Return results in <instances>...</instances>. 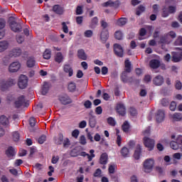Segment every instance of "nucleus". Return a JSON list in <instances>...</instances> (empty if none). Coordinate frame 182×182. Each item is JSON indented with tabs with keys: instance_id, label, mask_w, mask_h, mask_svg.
Segmentation results:
<instances>
[{
	"instance_id": "c9c22d12",
	"label": "nucleus",
	"mask_w": 182,
	"mask_h": 182,
	"mask_svg": "<svg viewBox=\"0 0 182 182\" xmlns=\"http://www.w3.org/2000/svg\"><path fill=\"white\" fill-rule=\"evenodd\" d=\"M68 89L69 92H75L76 90V83L73 82H70Z\"/></svg>"
},
{
	"instance_id": "c85d7f7f",
	"label": "nucleus",
	"mask_w": 182,
	"mask_h": 182,
	"mask_svg": "<svg viewBox=\"0 0 182 182\" xmlns=\"http://www.w3.org/2000/svg\"><path fill=\"white\" fill-rule=\"evenodd\" d=\"M0 124L3 126L8 127L9 126V119L5 115H2L0 117Z\"/></svg>"
},
{
	"instance_id": "b1692460",
	"label": "nucleus",
	"mask_w": 182,
	"mask_h": 182,
	"mask_svg": "<svg viewBox=\"0 0 182 182\" xmlns=\"http://www.w3.org/2000/svg\"><path fill=\"white\" fill-rule=\"evenodd\" d=\"M124 72L127 73H130L132 72V63L129 60H126L124 62Z\"/></svg>"
},
{
	"instance_id": "8fccbe9b",
	"label": "nucleus",
	"mask_w": 182,
	"mask_h": 182,
	"mask_svg": "<svg viewBox=\"0 0 182 182\" xmlns=\"http://www.w3.org/2000/svg\"><path fill=\"white\" fill-rule=\"evenodd\" d=\"M107 123L109 126H116V120H114L112 117L107 119Z\"/></svg>"
},
{
	"instance_id": "2f4dec72",
	"label": "nucleus",
	"mask_w": 182,
	"mask_h": 182,
	"mask_svg": "<svg viewBox=\"0 0 182 182\" xmlns=\"http://www.w3.org/2000/svg\"><path fill=\"white\" fill-rule=\"evenodd\" d=\"M170 147L171 149H173V150H178L179 149V144L178 142L176 141H171L170 142Z\"/></svg>"
},
{
	"instance_id": "4d7b16f0",
	"label": "nucleus",
	"mask_w": 182,
	"mask_h": 182,
	"mask_svg": "<svg viewBox=\"0 0 182 182\" xmlns=\"http://www.w3.org/2000/svg\"><path fill=\"white\" fill-rule=\"evenodd\" d=\"M102 6L105 7L114 6V2H113L112 0H109L108 1L104 3Z\"/></svg>"
},
{
	"instance_id": "680f3d73",
	"label": "nucleus",
	"mask_w": 182,
	"mask_h": 182,
	"mask_svg": "<svg viewBox=\"0 0 182 182\" xmlns=\"http://www.w3.org/2000/svg\"><path fill=\"white\" fill-rule=\"evenodd\" d=\"M80 133V132H79V129H75L72 132V136H73V137H75V139H77V137H79Z\"/></svg>"
},
{
	"instance_id": "603ef678",
	"label": "nucleus",
	"mask_w": 182,
	"mask_h": 182,
	"mask_svg": "<svg viewBox=\"0 0 182 182\" xmlns=\"http://www.w3.org/2000/svg\"><path fill=\"white\" fill-rule=\"evenodd\" d=\"M63 147L65 149H68V147H69L70 144V140H69L68 138H66L64 141L63 142Z\"/></svg>"
},
{
	"instance_id": "3c124183",
	"label": "nucleus",
	"mask_w": 182,
	"mask_h": 182,
	"mask_svg": "<svg viewBox=\"0 0 182 182\" xmlns=\"http://www.w3.org/2000/svg\"><path fill=\"white\" fill-rule=\"evenodd\" d=\"M93 176H94V177H98V178L102 177V169L101 168H97L95 171Z\"/></svg>"
},
{
	"instance_id": "13d9d810",
	"label": "nucleus",
	"mask_w": 182,
	"mask_h": 182,
	"mask_svg": "<svg viewBox=\"0 0 182 182\" xmlns=\"http://www.w3.org/2000/svg\"><path fill=\"white\" fill-rule=\"evenodd\" d=\"M175 87L177 90H182V83L181 82L176 80Z\"/></svg>"
},
{
	"instance_id": "0e129e2a",
	"label": "nucleus",
	"mask_w": 182,
	"mask_h": 182,
	"mask_svg": "<svg viewBox=\"0 0 182 182\" xmlns=\"http://www.w3.org/2000/svg\"><path fill=\"white\" fill-rule=\"evenodd\" d=\"M58 161H59V156H53L51 159L52 164H58Z\"/></svg>"
},
{
	"instance_id": "aec40b11",
	"label": "nucleus",
	"mask_w": 182,
	"mask_h": 182,
	"mask_svg": "<svg viewBox=\"0 0 182 182\" xmlns=\"http://www.w3.org/2000/svg\"><path fill=\"white\" fill-rule=\"evenodd\" d=\"M170 117L173 122H181L182 114L180 112H176L173 114H171Z\"/></svg>"
},
{
	"instance_id": "69168bd1",
	"label": "nucleus",
	"mask_w": 182,
	"mask_h": 182,
	"mask_svg": "<svg viewBox=\"0 0 182 182\" xmlns=\"http://www.w3.org/2000/svg\"><path fill=\"white\" fill-rule=\"evenodd\" d=\"M129 112L131 116H136L137 114V110L134 107H130Z\"/></svg>"
},
{
	"instance_id": "f257e3e1",
	"label": "nucleus",
	"mask_w": 182,
	"mask_h": 182,
	"mask_svg": "<svg viewBox=\"0 0 182 182\" xmlns=\"http://www.w3.org/2000/svg\"><path fill=\"white\" fill-rule=\"evenodd\" d=\"M21 55H22V50L19 48H16L13 49L8 55L3 58V62L4 65H6L9 63V59H11V58H18V56H21Z\"/></svg>"
},
{
	"instance_id": "c03bdc74",
	"label": "nucleus",
	"mask_w": 182,
	"mask_h": 182,
	"mask_svg": "<svg viewBox=\"0 0 182 182\" xmlns=\"http://www.w3.org/2000/svg\"><path fill=\"white\" fill-rule=\"evenodd\" d=\"M169 109L171 110V112H175L176 109H177V103H176L174 101L171 102L169 105Z\"/></svg>"
},
{
	"instance_id": "423d86ee",
	"label": "nucleus",
	"mask_w": 182,
	"mask_h": 182,
	"mask_svg": "<svg viewBox=\"0 0 182 182\" xmlns=\"http://www.w3.org/2000/svg\"><path fill=\"white\" fill-rule=\"evenodd\" d=\"M114 52L118 58H123V55H124V50H123V47H122L120 44H114Z\"/></svg>"
},
{
	"instance_id": "f8f14e48",
	"label": "nucleus",
	"mask_w": 182,
	"mask_h": 182,
	"mask_svg": "<svg viewBox=\"0 0 182 182\" xmlns=\"http://www.w3.org/2000/svg\"><path fill=\"white\" fill-rule=\"evenodd\" d=\"M152 82L155 86H161L164 83V78L161 75H157L153 79Z\"/></svg>"
},
{
	"instance_id": "4468645a",
	"label": "nucleus",
	"mask_w": 182,
	"mask_h": 182,
	"mask_svg": "<svg viewBox=\"0 0 182 182\" xmlns=\"http://www.w3.org/2000/svg\"><path fill=\"white\" fill-rule=\"evenodd\" d=\"M100 39L102 43L107 42L109 39V31L107 29H102L100 34Z\"/></svg>"
},
{
	"instance_id": "de8ad7c7",
	"label": "nucleus",
	"mask_w": 182,
	"mask_h": 182,
	"mask_svg": "<svg viewBox=\"0 0 182 182\" xmlns=\"http://www.w3.org/2000/svg\"><path fill=\"white\" fill-rule=\"evenodd\" d=\"M170 12L168 11V9L167 8H164L162 10L161 16L163 18H167Z\"/></svg>"
},
{
	"instance_id": "0eeeda50",
	"label": "nucleus",
	"mask_w": 182,
	"mask_h": 182,
	"mask_svg": "<svg viewBox=\"0 0 182 182\" xmlns=\"http://www.w3.org/2000/svg\"><path fill=\"white\" fill-rule=\"evenodd\" d=\"M18 87L20 89H25L28 86V77L23 75H21L18 80Z\"/></svg>"
},
{
	"instance_id": "79ce46f5",
	"label": "nucleus",
	"mask_w": 182,
	"mask_h": 182,
	"mask_svg": "<svg viewBox=\"0 0 182 182\" xmlns=\"http://www.w3.org/2000/svg\"><path fill=\"white\" fill-rule=\"evenodd\" d=\"M52 55V52L49 49H46L45 52L43 53V58L44 59L48 60Z\"/></svg>"
},
{
	"instance_id": "ea45409f",
	"label": "nucleus",
	"mask_w": 182,
	"mask_h": 182,
	"mask_svg": "<svg viewBox=\"0 0 182 182\" xmlns=\"http://www.w3.org/2000/svg\"><path fill=\"white\" fill-rule=\"evenodd\" d=\"M12 137L14 141H19V139L21 138V135L19 134V132H14L12 134Z\"/></svg>"
},
{
	"instance_id": "6ab92c4d",
	"label": "nucleus",
	"mask_w": 182,
	"mask_h": 182,
	"mask_svg": "<svg viewBox=\"0 0 182 182\" xmlns=\"http://www.w3.org/2000/svg\"><path fill=\"white\" fill-rule=\"evenodd\" d=\"M117 112L121 116H124V114H126V107H124V105L118 104L117 105Z\"/></svg>"
},
{
	"instance_id": "2eb2a0df",
	"label": "nucleus",
	"mask_w": 182,
	"mask_h": 182,
	"mask_svg": "<svg viewBox=\"0 0 182 182\" xmlns=\"http://www.w3.org/2000/svg\"><path fill=\"white\" fill-rule=\"evenodd\" d=\"M171 42V40H170V38H168V36L166 34H164V36L160 37L159 42L161 45H162V47L164 45H168Z\"/></svg>"
},
{
	"instance_id": "412c9836",
	"label": "nucleus",
	"mask_w": 182,
	"mask_h": 182,
	"mask_svg": "<svg viewBox=\"0 0 182 182\" xmlns=\"http://www.w3.org/2000/svg\"><path fill=\"white\" fill-rule=\"evenodd\" d=\"M149 65L152 69H158V68H160V60L153 59L149 62Z\"/></svg>"
},
{
	"instance_id": "e433bc0d",
	"label": "nucleus",
	"mask_w": 182,
	"mask_h": 182,
	"mask_svg": "<svg viewBox=\"0 0 182 182\" xmlns=\"http://www.w3.org/2000/svg\"><path fill=\"white\" fill-rule=\"evenodd\" d=\"M128 79H129V77H127V73L124 71L121 75L122 82H123L124 83H127Z\"/></svg>"
},
{
	"instance_id": "f704fd0d",
	"label": "nucleus",
	"mask_w": 182,
	"mask_h": 182,
	"mask_svg": "<svg viewBox=\"0 0 182 182\" xmlns=\"http://www.w3.org/2000/svg\"><path fill=\"white\" fill-rule=\"evenodd\" d=\"M127 23V18H120L117 21V25L119 26H124Z\"/></svg>"
},
{
	"instance_id": "7c9ffc66",
	"label": "nucleus",
	"mask_w": 182,
	"mask_h": 182,
	"mask_svg": "<svg viewBox=\"0 0 182 182\" xmlns=\"http://www.w3.org/2000/svg\"><path fill=\"white\" fill-rule=\"evenodd\" d=\"M55 144L60 145L63 144V134H59L58 137L55 139Z\"/></svg>"
},
{
	"instance_id": "338daca9",
	"label": "nucleus",
	"mask_w": 182,
	"mask_h": 182,
	"mask_svg": "<svg viewBox=\"0 0 182 182\" xmlns=\"http://www.w3.org/2000/svg\"><path fill=\"white\" fill-rule=\"evenodd\" d=\"M80 144H82L83 146H85V144H86V137L85 136V135H82L80 137Z\"/></svg>"
},
{
	"instance_id": "bb28decb",
	"label": "nucleus",
	"mask_w": 182,
	"mask_h": 182,
	"mask_svg": "<svg viewBox=\"0 0 182 182\" xmlns=\"http://www.w3.org/2000/svg\"><path fill=\"white\" fill-rule=\"evenodd\" d=\"M140 154H141V146L137 145L134 154V159H136V160H139V159H140Z\"/></svg>"
},
{
	"instance_id": "774afa93",
	"label": "nucleus",
	"mask_w": 182,
	"mask_h": 182,
	"mask_svg": "<svg viewBox=\"0 0 182 182\" xmlns=\"http://www.w3.org/2000/svg\"><path fill=\"white\" fill-rule=\"evenodd\" d=\"M177 10L176 6H171L168 7V11H169V14H176V11Z\"/></svg>"
},
{
	"instance_id": "864d4df0",
	"label": "nucleus",
	"mask_w": 182,
	"mask_h": 182,
	"mask_svg": "<svg viewBox=\"0 0 182 182\" xmlns=\"http://www.w3.org/2000/svg\"><path fill=\"white\" fill-rule=\"evenodd\" d=\"M182 154L181 153H175L173 154V159L175 160H181Z\"/></svg>"
},
{
	"instance_id": "cd10ccee",
	"label": "nucleus",
	"mask_w": 182,
	"mask_h": 182,
	"mask_svg": "<svg viewBox=\"0 0 182 182\" xmlns=\"http://www.w3.org/2000/svg\"><path fill=\"white\" fill-rule=\"evenodd\" d=\"M35 63H36V60H35V58L32 56L29 57L26 63L27 68H33V66H35Z\"/></svg>"
},
{
	"instance_id": "f03ea898",
	"label": "nucleus",
	"mask_w": 182,
	"mask_h": 182,
	"mask_svg": "<svg viewBox=\"0 0 182 182\" xmlns=\"http://www.w3.org/2000/svg\"><path fill=\"white\" fill-rule=\"evenodd\" d=\"M9 26L13 32H22V26L19 23H16L15 18L11 16L9 19Z\"/></svg>"
},
{
	"instance_id": "bf43d9fd",
	"label": "nucleus",
	"mask_w": 182,
	"mask_h": 182,
	"mask_svg": "<svg viewBox=\"0 0 182 182\" xmlns=\"http://www.w3.org/2000/svg\"><path fill=\"white\" fill-rule=\"evenodd\" d=\"M142 134L144 137H149L150 136V128L148 127L142 132Z\"/></svg>"
},
{
	"instance_id": "c756f323",
	"label": "nucleus",
	"mask_w": 182,
	"mask_h": 182,
	"mask_svg": "<svg viewBox=\"0 0 182 182\" xmlns=\"http://www.w3.org/2000/svg\"><path fill=\"white\" fill-rule=\"evenodd\" d=\"M55 61L57 62V63H62L63 62V55L62 53H57L55 56Z\"/></svg>"
},
{
	"instance_id": "a19ab883",
	"label": "nucleus",
	"mask_w": 182,
	"mask_h": 182,
	"mask_svg": "<svg viewBox=\"0 0 182 182\" xmlns=\"http://www.w3.org/2000/svg\"><path fill=\"white\" fill-rule=\"evenodd\" d=\"M166 36H168V38H171V39H176V38H177V33H176V32L171 31L168 33H166Z\"/></svg>"
},
{
	"instance_id": "1a4fd4ad",
	"label": "nucleus",
	"mask_w": 182,
	"mask_h": 182,
	"mask_svg": "<svg viewBox=\"0 0 182 182\" xmlns=\"http://www.w3.org/2000/svg\"><path fill=\"white\" fill-rule=\"evenodd\" d=\"M25 105H26V102L25 101V96L23 95L18 97L14 102L16 109H20V107L25 106Z\"/></svg>"
},
{
	"instance_id": "5701e85b",
	"label": "nucleus",
	"mask_w": 182,
	"mask_h": 182,
	"mask_svg": "<svg viewBox=\"0 0 182 182\" xmlns=\"http://www.w3.org/2000/svg\"><path fill=\"white\" fill-rule=\"evenodd\" d=\"M108 160H109V156H107V154L103 153L102 154H101V156L100 159V164H103L104 166L107 164Z\"/></svg>"
},
{
	"instance_id": "4be33fe9",
	"label": "nucleus",
	"mask_w": 182,
	"mask_h": 182,
	"mask_svg": "<svg viewBox=\"0 0 182 182\" xmlns=\"http://www.w3.org/2000/svg\"><path fill=\"white\" fill-rule=\"evenodd\" d=\"M77 58L81 60H86L87 59V55L85 53V50L80 49L77 50Z\"/></svg>"
},
{
	"instance_id": "58836bf2",
	"label": "nucleus",
	"mask_w": 182,
	"mask_h": 182,
	"mask_svg": "<svg viewBox=\"0 0 182 182\" xmlns=\"http://www.w3.org/2000/svg\"><path fill=\"white\" fill-rule=\"evenodd\" d=\"M122 157H129V149L123 147L121 150Z\"/></svg>"
},
{
	"instance_id": "09e8293b",
	"label": "nucleus",
	"mask_w": 182,
	"mask_h": 182,
	"mask_svg": "<svg viewBox=\"0 0 182 182\" xmlns=\"http://www.w3.org/2000/svg\"><path fill=\"white\" fill-rule=\"evenodd\" d=\"M46 141V135H41L38 139V142L39 144H43Z\"/></svg>"
},
{
	"instance_id": "7ed1b4c3",
	"label": "nucleus",
	"mask_w": 182,
	"mask_h": 182,
	"mask_svg": "<svg viewBox=\"0 0 182 182\" xmlns=\"http://www.w3.org/2000/svg\"><path fill=\"white\" fill-rule=\"evenodd\" d=\"M154 167V159L152 158L147 159L144 161L143 170L144 173H151Z\"/></svg>"
},
{
	"instance_id": "9b49d317",
	"label": "nucleus",
	"mask_w": 182,
	"mask_h": 182,
	"mask_svg": "<svg viewBox=\"0 0 182 182\" xmlns=\"http://www.w3.org/2000/svg\"><path fill=\"white\" fill-rule=\"evenodd\" d=\"M21 69V63L19 62H14L9 67V72L15 73Z\"/></svg>"
},
{
	"instance_id": "39448f33",
	"label": "nucleus",
	"mask_w": 182,
	"mask_h": 182,
	"mask_svg": "<svg viewBox=\"0 0 182 182\" xmlns=\"http://www.w3.org/2000/svg\"><path fill=\"white\" fill-rule=\"evenodd\" d=\"M16 82L14 79H9L8 80H1L0 82V89L3 92L6 90L8 87H11V86H14L15 85Z\"/></svg>"
},
{
	"instance_id": "37998d69",
	"label": "nucleus",
	"mask_w": 182,
	"mask_h": 182,
	"mask_svg": "<svg viewBox=\"0 0 182 182\" xmlns=\"http://www.w3.org/2000/svg\"><path fill=\"white\" fill-rule=\"evenodd\" d=\"M114 36L118 41H122L123 39V33L120 31H116Z\"/></svg>"
},
{
	"instance_id": "6e6552de",
	"label": "nucleus",
	"mask_w": 182,
	"mask_h": 182,
	"mask_svg": "<svg viewBox=\"0 0 182 182\" xmlns=\"http://www.w3.org/2000/svg\"><path fill=\"white\" fill-rule=\"evenodd\" d=\"M155 117L157 123H161L166 119V112L163 109H159L156 113Z\"/></svg>"
},
{
	"instance_id": "a18cd8bd",
	"label": "nucleus",
	"mask_w": 182,
	"mask_h": 182,
	"mask_svg": "<svg viewBox=\"0 0 182 182\" xmlns=\"http://www.w3.org/2000/svg\"><path fill=\"white\" fill-rule=\"evenodd\" d=\"M174 45L176 46H182V36H180L177 38V39L174 42Z\"/></svg>"
},
{
	"instance_id": "393cba45",
	"label": "nucleus",
	"mask_w": 182,
	"mask_h": 182,
	"mask_svg": "<svg viewBox=\"0 0 182 182\" xmlns=\"http://www.w3.org/2000/svg\"><path fill=\"white\" fill-rule=\"evenodd\" d=\"M9 46V43L6 41H0V53L5 52L8 47Z\"/></svg>"
},
{
	"instance_id": "20e7f679",
	"label": "nucleus",
	"mask_w": 182,
	"mask_h": 182,
	"mask_svg": "<svg viewBox=\"0 0 182 182\" xmlns=\"http://www.w3.org/2000/svg\"><path fill=\"white\" fill-rule=\"evenodd\" d=\"M143 143L149 151H151V150L154 149V146L156 144L154 139L149 138V136H144L143 138Z\"/></svg>"
},
{
	"instance_id": "f3484780",
	"label": "nucleus",
	"mask_w": 182,
	"mask_h": 182,
	"mask_svg": "<svg viewBox=\"0 0 182 182\" xmlns=\"http://www.w3.org/2000/svg\"><path fill=\"white\" fill-rule=\"evenodd\" d=\"M53 11L57 15H63V12H65L63 7L60 6L59 4L54 5L53 6Z\"/></svg>"
},
{
	"instance_id": "6e6d98bb",
	"label": "nucleus",
	"mask_w": 182,
	"mask_h": 182,
	"mask_svg": "<svg viewBox=\"0 0 182 182\" xmlns=\"http://www.w3.org/2000/svg\"><path fill=\"white\" fill-rule=\"evenodd\" d=\"M62 25H63V31L64 32V33H69V28L66 25V23L63 22Z\"/></svg>"
},
{
	"instance_id": "a878e982",
	"label": "nucleus",
	"mask_w": 182,
	"mask_h": 182,
	"mask_svg": "<svg viewBox=\"0 0 182 182\" xmlns=\"http://www.w3.org/2000/svg\"><path fill=\"white\" fill-rule=\"evenodd\" d=\"M50 88V84L45 82L42 87V91H41L42 95L45 96V95H46L49 92Z\"/></svg>"
},
{
	"instance_id": "e2e57ef3",
	"label": "nucleus",
	"mask_w": 182,
	"mask_h": 182,
	"mask_svg": "<svg viewBox=\"0 0 182 182\" xmlns=\"http://www.w3.org/2000/svg\"><path fill=\"white\" fill-rule=\"evenodd\" d=\"M82 14H83V8L78 6L76 9V15H82Z\"/></svg>"
},
{
	"instance_id": "9d476101",
	"label": "nucleus",
	"mask_w": 182,
	"mask_h": 182,
	"mask_svg": "<svg viewBox=\"0 0 182 182\" xmlns=\"http://www.w3.org/2000/svg\"><path fill=\"white\" fill-rule=\"evenodd\" d=\"M59 101L62 105L66 106V105H70L72 103V99L68 95H63L59 96Z\"/></svg>"
},
{
	"instance_id": "ddd939ff",
	"label": "nucleus",
	"mask_w": 182,
	"mask_h": 182,
	"mask_svg": "<svg viewBox=\"0 0 182 182\" xmlns=\"http://www.w3.org/2000/svg\"><path fill=\"white\" fill-rule=\"evenodd\" d=\"M178 50H180L178 53H175L172 57L173 62H180L182 60V49L180 48H176Z\"/></svg>"
},
{
	"instance_id": "49530a36",
	"label": "nucleus",
	"mask_w": 182,
	"mask_h": 182,
	"mask_svg": "<svg viewBox=\"0 0 182 182\" xmlns=\"http://www.w3.org/2000/svg\"><path fill=\"white\" fill-rule=\"evenodd\" d=\"M114 170H116L115 164H111L109 166L108 171L109 174H114Z\"/></svg>"
},
{
	"instance_id": "4c0bfd02",
	"label": "nucleus",
	"mask_w": 182,
	"mask_h": 182,
	"mask_svg": "<svg viewBox=\"0 0 182 182\" xmlns=\"http://www.w3.org/2000/svg\"><path fill=\"white\" fill-rule=\"evenodd\" d=\"M122 130L125 133H127L129 132V129H130V125L129 124V122L127 121L124 122L122 124Z\"/></svg>"
},
{
	"instance_id": "473e14b6",
	"label": "nucleus",
	"mask_w": 182,
	"mask_h": 182,
	"mask_svg": "<svg viewBox=\"0 0 182 182\" xmlns=\"http://www.w3.org/2000/svg\"><path fill=\"white\" fill-rule=\"evenodd\" d=\"M145 11H146V7H144L143 5H140L136 9V15H137L138 16H140V15H141V14H143V12H144Z\"/></svg>"
},
{
	"instance_id": "dca6fc26",
	"label": "nucleus",
	"mask_w": 182,
	"mask_h": 182,
	"mask_svg": "<svg viewBox=\"0 0 182 182\" xmlns=\"http://www.w3.org/2000/svg\"><path fill=\"white\" fill-rule=\"evenodd\" d=\"M63 71L65 73H68L69 77H72L73 76V68L69 64H65L63 66Z\"/></svg>"
},
{
	"instance_id": "a211bd4d",
	"label": "nucleus",
	"mask_w": 182,
	"mask_h": 182,
	"mask_svg": "<svg viewBox=\"0 0 182 182\" xmlns=\"http://www.w3.org/2000/svg\"><path fill=\"white\" fill-rule=\"evenodd\" d=\"M6 154L9 159H12L16 154V150L13 146H9L6 151Z\"/></svg>"
},
{
	"instance_id": "72a5a7b5",
	"label": "nucleus",
	"mask_w": 182,
	"mask_h": 182,
	"mask_svg": "<svg viewBox=\"0 0 182 182\" xmlns=\"http://www.w3.org/2000/svg\"><path fill=\"white\" fill-rule=\"evenodd\" d=\"M90 155L85 151H82L80 154V156H82V157H87L88 159V161H92V150H90Z\"/></svg>"
},
{
	"instance_id": "5fc2aeb1",
	"label": "nucleus",
	"mask_w": 182,
	"mask_h": 182,
	"mask_svg": "<svg viewBox=\"0 0 182 182\" xmlns=\"http://www.w3.org/2000/svg\"><path fill=\"white\" fill-rule=\"evenodd\" d=\"M29 124L31 127H35V124H36V120L35 117H32L29 119Z\"/></svg>"
},
{
	"instance_id": "052dcab7",
	"label": "nucleus",
	"mask_w": 182,
	"mask_h": 182,
	"mask_svg": "<svg viewBox=\"0 0 182 182\" xmlns=\"http://www.w3.org/2000/svg\"><path fill=\"white\" fill-rule=\"evenodd\" d=\"M101 73L103 75H107V73H109V68H107L106 66L102 67L101 69Z\"/></svg>"
}]
</instances>
